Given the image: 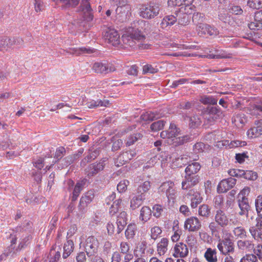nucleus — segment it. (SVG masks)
<instances>
[{"label": "nucleus", "mask_w": 262, "mask_h": 262, "mask_svg": "<svg viewBox=\"0 0 262 262\" xmlns=\"http://www.w3.org/2000/svg\"><path fill=\"white\" fill-rule=\"evenodd\" d=\"M109 101L107 100L104 99L97 100V101L92 100L88 103V106L89 108H94L99 106H107L109 104Z\"/></svg>", "instance_id": "37"}, {"label": "nucleus", "mask_w": 262, "mask_h": 262, "mask_svg": "<svg viewBox=\"0 0 262 262\" xmlns=\"http://www.w3.org/2000/svg\"><path fill=\"white\" fill-rule=\"evenodd\" d=\"M10 38L4 37L0 39V51L5 49L7 47L10 48Z\"/></svg>", "instance_id": "59"}, {"label": "nucleus", "mask_w": 262, "mask_h": 262, "mask_svg": "<svg viewBox=\"0 0 262 262\" xmlns=\"http://www.w3.org/2000/svg\"><path fill=\"white\" fill-rule=\"evenodd\" d=\"M162 232L161 228L159 227L155 226L151 229V237L154 239H157L158 235Z\"/></svg>", "instance_id": "63"}, {"label": "nucleus", "mask_w": 262, "mask_h": 262, "mask_svg": "<svg viewBox=\"0 0 262 262\" xmlns=\"http://www.w3.org/2000/svg\"><path fill=\"white\" fill-rule=\"evenodd\" d=\"M168 132L170 137L168 143L174 147L179 146L180 144V128L175 124L170 123Z\"/></svg>", "instance_id": "8"}, {"label": "nucleus", "mask_w": 262, "mask_h": 262, "mask_svg": "<svg viewBox=\"0 0 262 262\" xmlns=\"http://www.w3.org/2000/svg\"><path fill=\"white\" fill-rule=\"evenodd\" d=\"M256 224L249 228V232L253 238L262 242V217L256 219Z\"/></svg>", "instance_id": "11"}, {"label": "nucleus", "mask_w": 262, "mask_h": 262, "mask_svg": "<svg viewBox=\"0 0 262 262\" xmlns=\"http://www.w3.org/2000/svg\"><path fill=\"white\" fill-rule=\"evenodd\" d=\"M106 161L105 158L102 159L98 163H94L89 165L85 169L86 173L89 178H91L95 176L99 171H102L105 165V162Z\"/></svg>", "instance_id": "9"}, {"label": "nucleus", "mask_w": 262, "mask_h": 262, "mask_svg": "<svg viewBox=\"0 0 262 262\" xmlns=\"http://www.w3.org/2000/svg\"><path fill=\"white\" fill-rule=\"evenodd\" d=\"M219 225L217 223H215L214 222H212L210 223L209 225V228L210 230L211 231L212 235L215 236V237H219V232L221 230L220 227H219Z\"/></svg>", "instance_id": "49"}, {"label": "nucleus", "mask_w": 262, "mask_h": 262, "mask_svg": "<svg viewBox=\"0 0 262 262\" xmlns=\"http://www.w3.org/2000/svg\"><path fill=\"white\" fill-rule=\"evenodd\" d=\"M62 4V7L64 8H73L76 7L80 0H59Z\"/></svg>", "instance_id": "47"}, {"label": "nucleus", "mask_w": 262, "mask_h": 262, "mask_svg": "<svg viewBox=\"0 0 262 262\" xmlns=\"http://www.w3.org/2000/svg\"><path fill=\"white\" fill-rule=\"evenodd\" d=\"M137 230V226L135 224H130L127 226L125 230V234L127 239H132L134 238Z\"/></svg>", "instance_id": "38"}, {"label": "nucleus", "mask_w": 262, "mask_h": 262, "mask_svg": "<svg viewBox=\"0 0 262 262\" xmlns=\"http://www.w3.org/2000/svg\"><path fill=\"white\" fill-rule=\"evenodd\" d=\"M233 232L235 236L241 238H244L247 237V232L245 229L242 227L235 228Z\"/></svg>", "instance_id": "45"}, {"label": "nucleus", "mask_w": 262, "mask_h": 262, "mask_svg": "<svg viewBox=\"0 0 262 262\" xmlns=\"http://www.w3.org/2000/svg\"><path fill=\"white\" fill-rule=\"evenodd\" d=\"M95 52V50L94 49H91L90 48L86 47H81L79 48H71L69 49L68 51H67V53L70 54L79 55L81 54H90Z\"/></svg>", "instance_id": "21"}, {"label": "nucleus", "mask_w": 262, "mask_h": 262, "mask_svg": "<svg viewBox=\"0 0 262 262\" xmlns=\"http://www.w3.org/2000/svg\"><path fill=\"white\" fill-rule=\"evenodd\" d=\"M160 116L157 112H147L143 113L140 116V119L144 121H152L159 118Z\"/></svg>", "instance_id": "31"}, {"label": "nucleus", "mask_w": 262, "mask_h": 262, "mask_svg": "<svg viewBox=\"0 0 262 262\" xmlns=\"http://www.w3.org/2000/svg\"><path fill=\"white\" fill-rule=\"evenodd\" d=\"M104 36L108 42L112 44L114 46H117L120 43V35L118 32L114 29H108Z\"/></svg>", "instance_id": "15"}, {"label": "nucleus", "mask_w": 262, "mask_h": 262, "mask_svg": "<svg viewBox=\"0 0 262 262\" xmlns=\"http://www.w3.org/2000/svg\"><path fill=\"white\" fill-rule=\"evenodd\" d=\"M168 241L166 238H163L157 245V251L160 255H163L167 250Z\"/></svg>", "instance_id": "33"}, {"label": "nucleus", "mask_w": 262, "mask_h": 262, "mask_svg": "<svg viewBox=\"0 0 262 262\" xmlns=\"http://www.w3.org/2000/svg\"><path fill=\"white\" fill-rule=\"evenodd\" d=\"M162 211L163 208L160 205L156 204L152 207L153 215L157 217H159L161 215Z\"/></svg>", "instance_id": "62"}, {"label": "nucleus", "mask_w": 262, "mask_h": 262, "mask_svg": "<svg viewBox=\"0 0 262 262\" xmlns=\"http://www.w3.org/2000/svg\"><path fill=\"white\" fill-rule=\"evenodd\" d=\"M151 215V210L149 207L144 206L140 210L139 219L144 223L149 220Z\"/></svg>", "instance_id": "24"}, {"label": "nucleus", "mask_w": 262, "mask_h": 262, "mask_svg": "<svg viewBox=\"0 0 262 262\" xmlns=\"http://www.w3.org/2000/svg\"><path fill=\"white\" fill-rule=\"evenodd\" d=\"M176 192L173 187H172L171 188H170L169 191L167 192L166 196L169 202L172 201V202L173 203L175 202V199L176 198Z\"/></svg>", "instance_id": "61"}, {"label": "nucleus", "mask_w": 262, "mask_h": 262, "mask_svg": "<svg viewBox=\"0 0 262 262\" xmlns=\"http://www.w3.org/2000/svg\"><path fill=\"white\" fill-rule=\"evenodd\" d=\"M139 28H133L127 34L122 35L121 40L124 45L133 47L137 42L144 41L149 31V24L142 20L139 23Z\"/></svg>", "instance_id": "1"}, {"label": "nucleus", "mask_w": 262, "mask_h": 262, "mask_svg": "<svg viewBox=\"0 0 262 262\" xmlns=\"http://www.w3.org/2000/svg\"><path fill=\"white\" fill-rule=\"evenodd\" d=\"M244 178L249 180H255L257 178V173L251 170L244 171Z\"/></svg>", "instance_id": "57"}, {"label": "nucleus", "mask_w": 262, "mask_h": 262, "mask_svg": "<svg viewBox=\"0 0 262 262\" xmlns=\"http://www.w3.org/2000/svg\"><path fill=\"white\" fill-rule=\"evenodd\" d=\"M98 246L99 242L97 238L93 236L88 237L84 244V251L87 256L90 257L95 255L97 252Z\"/></svg>", "instance_id": "7"}, {"label": "nucleus", "mask_w": 262, "mask_h": 262, "mask_svg": "<svg viewBox=\"0 0 262 262\" xmlns=\"http://www.w3.org/2000/svg\"><path fill=\"white\" fill-rule=\"evenodd\" d=\"M206 112L208 115L206 118L210 123L214 122L223 117V111L217 106H208Z\"/></svg>", "instance_id": "10"}, {"label": "nucleus", "mask_w": 262, "mask_h": 262, "mask_svg": "<svg viewBox=\"0 0 262 262\" xmlns=\"http://www.w3.org/2000/svg\"><path fill=\"white\" fill-rule=\"evenodd\" d=\"M177 17L174 15H168L165 17L161 23L162 27L167 26L168 25H172L177 21Z\"/></svg>", "instance_id": "43"}, {"label": "nucleus", "mask_w": 262, "mask_h": 262, "mask_svg": "<svg viewBox=\"0 0 262 262\" xmlns=\"http://www.w3.org/2000/svg\"><path fill=\"white\" fill-rule=\"evenodd\" d=\"M201 165L198 162H191L189 163L185 169L186 174H195L200 169Z\"/></svg>", "instance_id": "27"}, {"label": "nucleus", "mask_w": 262, "mask_h": 262, "mask_svg": "<svg viewBox=\"0 0 262 262\" xmlns=\"http://www.w3.org/2000/svg\"><path fill=\"white\" fill-rule=\"evenodd\" d=\"M158 70L157 68L154 67L151 64H146L143 67V72L144 74L151 73L154 74L158 72Z\"/></svg>", "instance_id": "58"}, {"label": "nucleus", "mask_w": 262, "mask_h": 262, "mask_svg": "<svg viewBox=\"0 0 262 262\" xmlns=\"http://www.w3.org/2000/svg\"><path fill=\"white\" fill-rule=\"evenodd\" d=\"M184 120L186 123H189L190 127H197L201 124V121L197 116L186 117L184 118Z\"/></svg>", "instance_id": "34"}, {"label": "nucleus", "mask_w": 262, "mask_h": 262, "mask_svg": "<svg viewBox=\"0 0 262 262\" xmlns=\"http://www.w3.org/2000/svg\"><path fill=\"white\" fill-rule=\"evenodd\" d=\"M238 206L241 209V211L239 212V214L241 215H243L245 214L247 215L248 210L250 208L248 198L247 197H243L241 199V198H239Z\"/></svg>", "instance_id": "22"}, {"label": "nucleus", "mask_w": 262, "mask_h": 262, "mask_svg": "<svg viewBox=\"0 0 262 262\" xmlns=\"http://www.w3.org/2000/svg\"><path fill=\"white\" fill-rule=\"evenodd\" d=\"M131 160L128 151L120 154L116 159L115 163L117 166L123 165Z\"/></svg>", "instance_id": "29"}, {"label": "nucleus", "mask_w": 262, "mask_h": 262, "mask_svg": "<svg viewBox=\"0 0 262 262\" xmlns=\"http://www.w3.org/2000/svg\"><path fill=\"white\" fill-rule=\"evenodd\" d=\"M210 208L208 205L203 204L199 207V214L204 217H208L210 214Z\"/></svg>", "instance_id": "44"}, {"label": "nucleus", "mask_w": 262, "mask_h": 262, "mask_svg": "<svg viewBox=\"0 0 262 262\" xmlns=\"http://www.w3.org/2000/svg\"><path fill=\"white\" fill-rule=\"evenodd\" d=\"M229 13L233 15H240L243 13V10L241 6L234 4H230L228 6Z\"/></svg>", "instance_id": "39"}, {"label": "nucleus", "mask_w": 262, "mask_h": 262, "mask_svg": "<svg viewBox=\"0 0 262 262\" xmlns=\"http://www.w3.org/2000/svg\"><path fill=\"white\" fill-rule=\"evenodd\" d=\"M216 253V249H212L211 248H208L204 254V257L208 262H217V257Z\"/></svg>", "instance_id": "25"}, {"label": "nucleus", "mask_w": 262, "mask_h": 262, "mask_svg": "<svg viewBox=\"0 0 262 262\" xmlns=\"http://www.w3.org/2000/svg\"><path fill=\"white\" fill-rule=\"evenodd\" d=\"M200 101L205 105H216L217 99L214 96L204 95L200 97Z\"/></svg>", "instance_id": "30"}, {"label": "nucleus", "mask_w": 262, "mask_h": 262, "mask_svg": "<svg viewBox=\"0 0 262 262\" xmlns=\"http://www.w3.org/2000/svg\"><path fill=\"white\" fill-rule=\"evenodd\" d=\"M146 248V242L142 241L139 243L137 247V249L134 251V255L136 257L142 256L145 253V251Z\"/></svg>", "instance_id": "40"}, {"label": "nucleus", "mask_w": 262, "mask_h": 262, "mask_svg": "<svg viewBox=\"0 0 262 262\" xmlns=\"http://www.w3.org/2000/svg\"><path fill=\"white\" fill-rule=\"evenodd\" d=\"M182 193L184 201L186 202L188 200L191 201V207L192 208H196L202 201L203 199L200 193L192 189L183 191Z\"/></svg>", "instance_id": "6"}, {"label": "nucleus", "mask_w": 262, "mask_h": 262, "mask_svg": "<svg viewBox=\"0 0 262 262\" xmlns=\"http://www.w3.org/2000/svg\"><path fill=\"white\" fill-rule=\"evenodd\" d=\"M199 182V177L195 174H186L185 180L182 182V188L184 191L187 190Z\"/></svg>", "instance_id": "17"}, {"label": "nucleus", "mask_w": 262, "mask_h": 262, "mask_svg": "<svg viewBox=\"0 0 262 262\" xmlns=\"http://www.w3.org/2000/svg\"><path fill=\"white\" fill-rule=\"evenodd\" d=\"M146 199V194L137 193L130 200V207L132 210H135L141 206Z\"/></svg>", "instance_id": "18"}, {"label": "nucleus", "mask_w": 262, "mask_h": 262, "mask_svg": "<svg viewBox=\"0 0 262 262\" xmlns=\"http://www.w3.org/2000/svg\"><path fill=\"white\" fill-rule=\"evenodd\" d=\"M129 181L127 180H124L120 182L117 185V190L119 192H123L127 189V187L129 185Z\"/></svg>", "instance_id": "56"}, {"label": "nucleus", "mask_w": 262, "mask_h": 262, "mask_svg": "<svg viewBox=\"0 0 262 262\" xmlns=\"http://www.w3.org/2000/svg\"><path fill=\"white\" fill-rule=\"evenodd\" d=\"M236 180L233 178L222 180L217 185V191L219 193L226 192L229 189L232 188L235 185Z\"/></svg>", "instance_id": "14"}, {"label": "nucleus", "mask_w": 262, "mask_h": 262, "mask_svg": "<svg viewBox=\"0 0 262 262\" xmlns=\"http://www.w3.org/2000/svg\"><path fill=\"white\" fill-rule=\"evenodd\" d=\"M165 122L163 120H159L152 123L150 129L152 131L156 132L163 128Z\"/></svg>", "instance_id": "48"}, {"label": "nucleus", "mask_w": 262, "mask_h": 262, "mask_svg": "<svg viewBox=\"0 0 262 262\" xmlns=\"http://www.w3.org/2000/svg\"><path fill=\"white\" fill-rule=\"evenodd\" d=\"M191 18L193 23L198 27L200 25L203 24L205 20V15L204 14L200 12H195L193 13Z\"/></svg>", "instance_id": "36"}, {"label": "nucleus", "mask_w": 262, "mask_h": 262, "mask_svg": "<svg viewBox=\"0 0 262 262\" xmlns=\"http://www.w3.org/2000/svg\"><path fill=\"white\" fill-rule=\"evenodd\" d=\"M215 221L222 227L227 226L229 223L228 218L225 213L220 209L217 210L216 212Z\"/></svg>", "instance_id": "19"}, {"label": "nucleus", "mask_w": 262, "mask_h": 262, "mask_svg": "<svg viewBox=\"0 0 262 262\" xmlns=\"http://www.w3.org/2000/svg\"><path fill=\"white\" fill-rule=\"evenodd\" d=\"M74 243L72 240L69 239L64 244L63 253L62 257L64 259L67 258L73 251Z\"/></svg>", "instance_id": "26"}, {"label": "nucleus", "mask_w": 262, "mask_h": 262, "mask_svg": "<svg viewBox=\"0 0 262 262\" xmlns=\"http://www.w3.org/2000/svg\"><path fill=\"white\" fill-rule=\"evenodd\" d=\"M255 207L258 215L262 217V195H259L255 200Z\"/></svg>", "instance_id": "52"}, {"label": "nucleus", "mask_w": 262, "mask_h": 262, "mask_svg": "<svg viewBox=\"0 0 262 262\" xmlns=\"http://www.w3.org/2000/svg\"><path fill=\"white\" fill-rule=\"evenodd\" d=\"M93 69L95 72L98 74H106L109 72L115 71V68L110 64L97 62L94 63Z\"/></svg>", "instance_id": "13"}, {"label": "nucleus", "mask_w": 262, "mask_h": 262, "mask_svg": "<svg viewBox=\"0 0 262 262\" xmlns=\"http://www.w3.org/2000/svg\"><path fill=\"white\" fill-rule=\"evenodd\" d=\"M193 5H184L181 3V13L184 14H190L193 10Z\"/></svg>", "instance_id": "60"}, {"label": "nucleus", "mask_w": 262, "mask_h": 262, "mask_svg": "<svg viewBox=\"0 0 262 262\" xmlns=\"http://www.w3.org/2000/svg\"><path fill=\"white\" fill-rule=\"evenodd\" d=\"M100 151L101 148L100 147H91L89 150L88 156L82 160L81 165L84 166L87 162L96 159L99 155Z\"/></svg>", "instance_id": "20"}, {"label": "nucleus", "mask_w": 262, "mask_h": 262, "mask_svg": "<svg viewBox=\"0 0 262 262\" xmlns=\"http://www.w3.org/2000/svg\"><path fill=\"white\" fill-rule=\"evenodd\" d=\"M174 187V184L171 182H166L163 183L159 187V190L160 191L165 192L167 194V192L169 191L170 188Z\"/></svg>", "instance_id": "50"}, {"label": "nucleus", "mask_w": 262, "mask_h": 262, "mask_svg": "<svg viewBox=\"0 0 262 262\" xmlns=\"http://www.w3.org/2000/svg\"><path fill=\"white\" fill-rule=\"evenodd\" d=\"M238 248L242 250L250 251L253 249L254 244L252 242L248 239H240L237 242Z\"/></svg>", "instance_id": "23"}, {"label": "nucleus", "mask_w": 262, "mask_h": 262, "mask_svg": "<svg viewBox=\"0 0 262 262\" xmlns=\"http://www.w3.org/2000/svg\"><path fill=\"white\" fill-rule=\"evenodd\" d=\"M255 123L257 125V126L249 129L247 132V135L250 138H253L254 135L256 137L262 135V124L258 123V120L256 121Z\"/></svg>", "instance_id": "28"}, {"label": "nucleus", "mask_w": 262, "mask_h": 262, "mask_svg": "<svg viewBox=\"0 0 262 262\" xmlns=\"http://www.w3.org/2000/svg\"><path fill=\"white\" fill-rule=\"evenodd\" d=\"M248 27L251 30H260L262 29V23L261 21L251 22L248 24Z\"/></svg>", "instance_id": "64"}, {"label": "nucleus", "mask_w": 262, "mask_h": 262, "mask_svg": "<svg viewBox=\"0 0 262 262\" xmlns=\"http://www.w3.org/2000/svg\"><path fill=\"white\" fill-rule=\"evenodd\" d=\"M160 10L159 5L155 3L142 5L139 8V15L144 19H150L159 14Z\"/></svg>", "instance_id": "3"}, {"label": "nucleus", "mask_w": 262, "mask_h": 262, "mask_svg": "<svg viewBox=\"0 0 262 262\" xmlns=\"http://www.w3.org/2000/svg\"><path fill=\"white\" fill-rule=\"evenodd\" d=\"M173 231L174 234L171 236V240L173 242H176L180 238V231H179V221H174L173 222Z\"/></svg>", "instance_id": "41"}, {"label": "nucleus", "mask_w": 262, "mask_h": 262, "mask_svg": "<svg viewBox=\"0 0 262 262\" xmlns=\"http://www.w3.org/2000/svg\"><path fill=\"white\" fill-rule=\"evenodd\" d=\"M201 227V224L198 218L190 217L185 222L184 228L190 232H194L199 230Z\"/></svg>", "instance_id": "16"}, {"label": "nucleus", "mask_w": 262, "mask_h": 262, "mask_svg": "<svg viewBox=\"0 0 262 262\" xmlns=\"http://www.w3.org/2000/svg\"><path fill=\"white\" fill-rule=\"evenodd\" d=\"M151 187V183L148 181H146L140 185L137 189V193L145 194Z\"/></svg>", "instance_id": "42"}, {"label": "nucleus", "mask_w": 262, "mask_h": 262, "mask_svg": "<svg viewBox=\"0 0 262 262\" xmlns=\"http://www.w3.org/2000/svg\"><path fill=\"white\" fill-rule=\"evenodd\" d=\"M143 136V134L141 133H136L129 135L127 139L126 145L130 146L133 145L136 142L141 139Z\"/></svg>", "instance_id": "35"}, {"label": "nucleus", "mask_w": 262, "mask_h": 262, "mask_svg": "<svg viewBox=\"0 0 262 262\" xmlns=\"http://www.w3.org/2000/svg\"><path fill=\"white\" fill-rule=\"evenodd\" d=\"M66 154V149L63 147H59L58 148L56 149L55 155L54 156V158H55L56 160L53 162V164L57 163L59 162V160H60L62 157L65 155Z\"/></svg>", "instance_id": "46"}, {"label": "nucleus", "mask_w": 262, "mask_h": 262, "mask_svg": "<svg viewBox=\"0 0 262 262\" xmlns=\"http://www.w3.org/2000/svg\"><path fill=\"white\" fill-rule=\"evenodd\" d=\"M247 4L250 8L253 9L262 8V0H248Z\"/></svg>", "instance_id": "51"}, {"label": "nucleus", "mask_w": 262, "mask_h": 262, "mask_svg": "<svg viewBox=\"0 0 262 262\" xmlns=\"http://www.w3.org/2000/svg\"><path fill=\"white\" fill-rule=\"evenodd\" d=\"M208 25L207 24H202L196 27L198 34L201 36L206 35L207 33Z\"/></svg>", "instance_id": "53"}, {"label": "nucleus", "mask_w": 262, "mask_h": 262, "mask_svg": "<svg viewBox=\"0 0 262 262\" xmlns=\"http://www.w3.org/2000/svg\"><path fill=\"white\" fill-rule=\"evenodd\" d=\"M217 247L223 255H227L234 251V244L230 235H226L222 239L220 238Z\"/></svg>", "instance_id": "4"}, {"label": "nucleus", "mask_w": 262, "mask_h": 262, "mask_svg": "<svg viewBox=\"0 0 262 262\" xmlns=\"http://www.w3.org/2000/svg\"><path fill=\"white\" fill-rule=\"evenodd\" d=\"M132 8L130 6L125 7H117L116 9V18L120 22L128 20L131 15Z\"/></svg>", "instance_id": "12"}, {"label": "nucleus", "mask_w": 262, "mask_h": 262, "mask_svg": "<svg viewBox=\"0 0 262 262\" xmlns=\"http://www.w3.org/2000/svg\"><path fill=\"white\" fill-rule=\"evenodd\" d=\"M240 262H258V259L254 254H246L241 258Z\"/></svg>", "instance_id": "54"}, {"label": "nucleus", "mask_w": 262, "mask_h": 262, "mask_svg": "<svg viewBox=\"0 0 262 262\" xmlns=\"http://www.w3.org/2000/svg\"><path fill=\"white\" fill-rule=\"evenodd\" d=\"M219 20L224 24L232 26L234 24L233 18L227 13H221L218 15Z\"/></svg>", "instance_id": "32"}, {"label": "nucleus", "mask_w": 262, "mask_h": 262, "mask_svg": "<svg viewBox=\"0 0 262 262\" xmlns=\"http://www.w3.org/2000/svg\"><path fill=\"white\" fill-rule=\"evenodd\" d=\"M73 162V159L72 158L71 156H68L63 158L61 161V166L60 167H59V168H61V169H62L64 167H67L70 165H71Z\"/></svg>", "instance_id": "55"}, {"label": "nucleus", "mask_w": 262, "mask_h": 262, "mask_svg": "<svg viewBox=\"0 0 262 262\" xmlns=\"http://www.w3.org/2000/svg\"><path fill=\"white\" fill-rule=\"evenodd\" d=\"M95 193L93 190H90L81 196L78 206V215H82L86 212L88 205L94 198Z\"/></svg>", "instance_id": "5"}, {"label": "nucleus", "mask_w": 262, "mask_h": 262, "mask_svg": "<svg viewBox=\"0 0 262 262\" xmlns=\"http://www.w3.org/2000/svg\"><path fill=\"white\" fill-rule=\"evenodd\" d=\"M78 11L80 13V15L83 18V20L77 22L79 26L84 27L86 23L93 20V10L91 7L89 0H82Z\"/></svg>", "instance_id": "2"}]
</instances>
